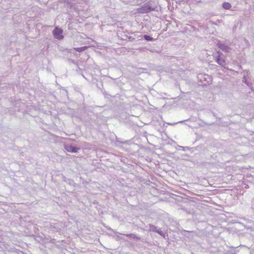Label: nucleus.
<instances>
[{
	"label": "nucleus",
	"instance_id": "nucleus-8",
	"mask_svg": "<svg viewBox=\"0 0 254 254\" xmlns=\"http://www.w3.org/2000/svg\"><path fill=\"white\" fill-rule=\"evenodd\" d=\"M143 37L146 40L148 41H152L154 40V39L152 37H151L150 36L147 35H144L143 36Z\"/></svg>",
	"mask_w": 254,
	"mask_h": 254
},
{
	"label": "nucleus",
	"instance_id": "nucleus-2",
	"mask_svg": "<svg viewBox=\"0 0 254 254\" xmlns=\"http://www.w3.org/2000/svg\"><path fill=\"white\" fill-rule=\"evenodd\" d=\"M154 9L149 4H145L143 6L138 8L136 10L138 13H146L154 10Z\"/></svg>",
	"mask_w": 254,
	"mask_h": 254
},
{
	"label": "nucleus",
	"instance_id": "nucleus-5",
	"mask_svg": "<svg viewBox=\"0 0 254 254\" xmlns=\"http://www.w3.org/2000/svg\"><path fill=\"white\" fill-rule=\"evenodd\" d=\"M218 54H219V56H218V57L217 58L216 60V62L220 65H224L225 64V60H224L223 59H222L221 57V55L222 54L221 53L218 52Z\"/></svg>",
	"mask_w": 254,
	"mask_h": 254
},
{
	"label": "nucleus",
	"instance_id": "nucleus-7",
	"mask_svg": "<svg viewBox=\"0 0 254 254\" xmlns=\"http://www.w3.org/2000/svg\"><path fill=\"white\" fill-rule=\"evenodd\" d=\"M223 7L225 9H229L231 7V5L230 3L225 2L223 3Z\"/></svg>",
	"mask_w": 254,
	"mask_h": 254
},
{
	"label": "nucleus",
	"instance_id": "nucleus-4",
	"mask_svg": "<svg viewBox=\"0 0 254 254\" xmlns=\"http://www.w3.org/2000/svg\"><path fill=\"white\" fill-rule=\"evenodd\" d=\"M217 47L224 52H229L230 48L227 45L222 43H218Z\"/></svg>",
	"mask_w": 254,
	"mask_h": 254
},
{
	"label": "nucleus",
	"instance_id": "nucleus-6",
	"mask_svg": "<svg viewBox=\"0 0 254 254\" xmlns=\"http://www.w3.org/2000/svg\"><path fill=\"white\" fill-rule=\"evenodd\" d=\"M88 48V47L87 46H84L80 48H74V49L78 52H81L82 51L86 50Z\"/></svg>",
	"mask_w": 254,
	"mask_h": 254
},
{
	"label": "nucleus",
	"instance_id": "nucleus-9",
	"mask_svg": "<svg viewBox=\"0 0 254 254\" xmlns=\"http://www.w3.org/2000/svg\"><path fill=\"white\" fill-rule=\"evenodd\" d=\"M127 237H132V238H135L134 236L132 234H128L127 235Z\"/></svg>",
	"mask_w": 254,
	"mask_h": 254
},
{
	"label": "nucleus",
	"instance_id": "nucleus-1",
	"mask_svg": "<svg viewBox=\"0 0 254 254\" xmlns=\"http://www.w3.org/2000/svg\"><path fill=\"white\" fill-rule=\"evenodd\" d=\"M63 33V30L58 27H56L53 31V34L54 37L59 40H62L64 38Z\"/></svg>",
	"mask_w": 254,
	"mask_h": 254
},
{
	"label": "nucleus",
	"instance_id": "nucleus-3",
	"mask_svg": "<svg viewBox=\"0 0 254 254\" xmlns=\"http://www.w3.org/2000/svg\"><path fill=\"white\" fill-rule=\"evenodd\" d=\"M65 149L68 152L76 153L80 149L72 145H67L65 146Z\"/></svg>",
	"mask_w": 254,
	"mask_h": 254
}]
</instances>
